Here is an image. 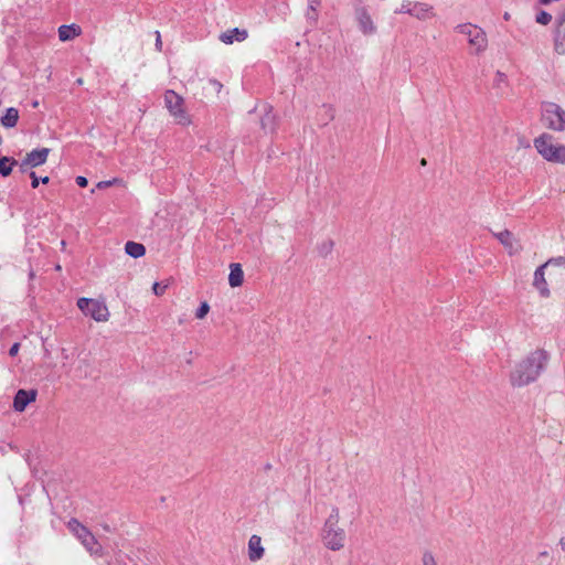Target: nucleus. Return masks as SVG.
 <instances>
[{
	"instance_id": "1a4fd4ad",
	"label": "nucleus",
	"mask_w": 565,
	"mask_h": 565,
	"mask_svg": "<svg viewBox=\"0 0 565 565\" xmlns=\"http://www.w3.org/2000/svg\"><path fill=\"white\" fill-rule=\"evenodd\" d=\"M50 148L33 149L32 151L28 152L25 157L21 160L19 164L20 170L22 172H25L29 169H34L45 164L50 156Z\"/></svg>"
},
{
	"instance_id": "c85d7f7f",
	"label": "nucleus",
	"mask_w": 565,
	"mask_h": 565,
	"mask_svg": "<svg viewBox=\"0 0 565 565\" xmlns=\"http://www.w3.org/2000/svg\"><path fill=\"white\" fill-rule=\"evenodd\" d=\"M167 289V286H161L158 281L152 284V291L157 296H162Z\"/></svg>"
},
{
	"instance_id": "0eeeda50",
	"label": "nucleus",
	"mask_w": 565,
	"mask_h": 565,
	"mask_svg": "<svg viewBox=\"0 0 565 565\" xmlns=\"http://www.w3.org/2000/svg\"><path fill=\"white\" fill-rule=\"evenodd\" d=\"M542 120L550 130L565 131V109L555 103L550 102L543 105Z\"/></svg>"
},
{
	"instance_id": "f8f14e48",
	"label": "nucleus",
	"mask_w": 565,
	"mask_h": 565,
	"mask_svg": "<svg viewBox=\"0 0 565 565\" xmlns=\"http://www.w3.org/2000/svg\"><path fill=\"white\" fill-rule=\"evenodd\" d=\"M265 555V546L259 535L253 534L247 543V556L250 562L260 561Z\"/></svg>"
},
{
	"instance_id": "393cba45",
	"label": "nucleus",
	"mask_w": 565,
	"mask_h": 565,
	"mask_svg": "<svg viewBox=\"0 0 565 565\" xmlns=\"http://www.w3.org/2000/svg\"><path fill=\"white\" fill-rule=\"evenodd\" d=\"M552 21V15L546 11H541L536 15V22L543 25L548 24Z\"/></svg>"
},
{
	"instance_id": "39448f33",
	"label": "nucleus",
	"mask_w": 565,
	"mask_h": 565,
	"mask_svg": "<svg viewBox=\"0 0 565 565\" xmlns=\"http://www.w3.org/2000/svg\"><path fill=\"white\" fill-rule=\"evenodd\" d=\"M455 31L466 39L473 54H480L487 50L488 36L481 26L465 22L456 25Z\"/></svg>"
},
{
	"instance_id": "2eb2a0df",
	"label": "nucleus",
	"mask_w": 565,
	"mask_h": 565,
	"mask_svg": "<svg viewBox=\"0 0 565 565\" xmlns=\"http://www.w3.org/2000/svg\"><path fill=\"white\" fill-rule=\"evenodd\" d=\"M248 32L245 29L233 28L220 34V41L224 44H233L234 42H243L247 39Z\"/></svg>"
},
{
	"instance_id": "b1692460",
	"label": "nucleus",
	"mask_w": 565,
	"mask_h": 565,
	"mask_svg": "<svg viewBox=\"0 0 565 565\" xmlns=\"http://www.w3.org/2000/svg\"><path fill=\"white\" fill-rule=\"evenodd\" d=\"M210 311V305L206 301L201 302L200 307L195 311V317L199 320L204 319Z\"/></svg>"
},
{
	"instance_id": "9d476101",
	"label": "nucleus",
	"mask_w": 565,
	"mask_h": 565,
	"mask_svg": "<svg viewBox=\"0 0 565 565\" xmlns=\"http://www.w3.org/2000/svg\"><path fill=\"white\" fill-rule=\"evenodd\" d=\"M553 263V260H547L543 265L536 268L533 277V286L537 290L541 297L547 298L551 296V290L548 288L547 280L545 278V269Z\"/></svg>"
},
{
	"instance_id": "72a5a7b5",
	"label": "nucleus",
	"mask_w": 565,
	"mask_h": 565,
	"mask_svg": "<svg viewBox=\"0 0 565 565\" xmlns=\"http://www.w3.org/2000/svg\"><path fill=\"white\" fill-rule=\"evenodd\" d=\"M541 556H548V553L547 552H542Z\"/></svg>"
},
{
	"instance_id": "7c9ffc66",
	"label": "nucleus",
	"mask_w": 565,
	"mask_h": 565,
	"mask_svg": "<svg viewBox=\"0 0 565 565\" xmlns=\"http://www.w3.org/2000/svg\"><path fill=\"white\" fill-rule=\"evenodd\" d=\"M76 183H77L81 188H84V186H86V185H87L88 181H87V179H86L85 177H83V175H78V177L76 178Z\"/></svg>"
},
{
	"instance_id": "dca6fc26",
	"label": "nucleus",
	"mask_w": 565,
	"mask_h": 565,
	"mask_svg": "<svg viewBox=\"0 0 565 565\" xmlns=\"http://www.w3.org/2000/svg\"><path fill=\"white\" fill-rule=\"evenodd\" d=\"M228 285L232 288H238L244 284V270L241 264L231 263L228 265Z\"/></svg>"
},
{
	"instance_id": "20e7f679",
	"label": "nucleus",
	"mask_w": 565,
	"mask_h": 565,
	"mask_svg": "<svg viewBox=\"0 0 565 565\" xmlns=\"http://www.w3.org/2000/svg\"><path fill=\"white\" fill-rule=\"evenodd\" d=\"M539 156L548 163L565 166V145L556 141L550 134H541L533 140Z\"/></svg>"
},
{
	"instance_id": "a211bd4d",
	"label": "nucleus",
	"mask_w": 565,
	"mask_h": 565,
	"mask_svg": "<svg viewBox=\"0 0 565 565\" xmlns=\"http://www.w3.org/2000/svg\"><path fill=\"white\" fill-rule=\"evenodd\" d=\"M358 20L364 33H373L375 31L374 22L365 10H360L358 12Z\"/></svg>"
},
{
	"instance_id": "6ab92c4d",
	"label": "nucleus",
	"mask_w": 565,
	"mask_h": 565,
	"mask_svg": "<svg viewBox=\"0 0 565 565\" xmlns=\"http://www.w3.org/2000/svg\"><path fill=\"white\" fill-rule=\"evenodd\" d=\"M19 120V111L14 107H9L6 114L1 118V125L4 128H13L17 126Z\"/></svg>"
},
{
	"instance_id": "9b49d317",
	"label": "nucleus",
	"mask_w": 565,
	"mask_h": 565,
	"mask_svg": "<svg viewBox=\"0 0 565 565\" xmlns=\"http://www.w3.org/2000/svg\"><path fill=\"white\" fill-rule=\"evenodd\" d=\"M494 236L504 246L509 255H515L521 250L519 241L510 231L502 230L495 233Z\"/></svg>"
},
{
	"instance_id": "2f4dec72",
	"label": "nucleus",
	"mask_w": 565,
	"mask_h": 565,
	"mask_svg": "<svg viewBox=\"0 0 565 565\" xmlns=\"http://www.w3.org/2000/svg\"><path fill=\"white\" fill-rule=\"evenodd\" d=\"M19 348H20V344H19V343H14V344L10 348V351H9L10 355H11V356L17 355V354H18V352H19Z\"/></svg>"
},
{
	"instance_id": "412c9836",
	"label": "nucleus",
	"mask_w": 565,
	"mask_h": 565,
	"mask_svg": "<svg viewBox=\"0 0 565 565\" xmlns=\"http://www.w3.org/2000/svg\"><path fill=\"white\" fill-rule=\"evenodd\" d=\"M17 164V161L10 157H1L0 158V174L2 177H8L13 169V166Z\"/></svg>"
},
{
	"instance_id": "5701e85b",
	"label": "nucleus",
	"mask_w": 565,
	"mask_h": 565,
	"mask_svg": "<svg viewBox=\"0 0 565 565\" xmlns=\"http://www.w3.org/2000/svg\"><path fill=\"white\" fill-rule=\"evenodd\" d=\"M493 84L497 88H505L508 87L509 81L505 73L501 71H497L493 78Z\"/></svg>"
},
{
	"instance_id": "ddd939ff",
	"label": "nucleus",
	"mask_w": 565,
	"mask_h": 565,
	"mask_svg": "<svg viewBox=\"0 0 565 565\" xmlns=\"http://www.w3.org/2000/svg\"><path fill=\"white\" fill-rule=\"evenodd\" d=\"M36 395L38 393L35 390H19L13 399L14 411L19 413L23 412L29 404L36 399Z\"/></svg>"
},
{
	"instance_id": "4468645a",
	"label": "nucleus",
	"mask_w": 565,
	"mask_h": 565,
	"mask_svg": "<svg viewBox=\"0 0 565 565\" xmlns=\"http://www.w3.org/2000/svg\"><path fill=\"white\" fill-rule=\"evenodd\" d=\"M554 47L558 54H565V12L557 19L554 33Z\"/></svg>"
},
{
	"instance_id": "f03ea898",
	"label": "nucleus",
	"mask_w": 565,
	"mask_h": 565,
	"mask_svg": "<svg viewBox=\"0 0 565 565\" xmlns=\"http://www.w3.org/2000/svg\"><path fill=\"white\" fill-rule=\"evenodd\" d=\"M320 542L329 552H341L348 543V535L338 507H332L323 520L319 533Z\"/></svg>"
},
{
	"instance_id": "7ed1b4c3",
	"label": "nucleus",
	"mask_w": 565,
	"mask_h": 565,
	"mask_svg": "<svg viewBox=\"0 0 565 565\" xmlns=\"http://www.w3.org/2000/svg\"><path fill=\"white\" fill-rule=\"evenodd\" d=\"M163 108L171 121L183 129L194 124L185 97L173 89H167L162 95Z\"/></svg>"
},
{
	"instance_id": "a878e982",
	"label": "nucleus",
	"mask_w": 565,
	"mask_h": 565,
	"mask_svg": "<svg viewBox=\"0 0 565 565\" xmlns=\"http://www.w3.org/2000/svg\"><path fill=\"white\" fill-rule=\"evenodd\" d=\"M30 177L32 179L31 185H32L33 189H36L39 186L40 182L43 183V184H47L50 182V178L49 177L45 175V177H43L41 179H38L35 172H33V171L30 173Z\"/></svg>"
},
{
	"instance_id": "f3484780",
	"label": "nucleus",
	"mask_w": 565,
	"mask_h": 565,
	"mask_svg": "<svg viewBox=\"0 0 565 565\" xmlns=\"http://www.w3.org/2000/svg\"><path fill=\"white\" fill-rule=\"evenodd\" d=\"M58 33V40L61 42H67L71 41L77 36L81 35L82 29L79 25L72 23V24H63L58 26L57 30Z\"/></svg>"
},
{
	"instance_id": "bb28decb",
	"label": "nucleus",
	"mask_w": 565,
	"mask_h": 565,
	"mask_svg": "<svg viewBox=\"0 0 565 565\" xmlns=\"http://www.w3.org/2000/svg\"><path fill=\"white\" fill-rule=\"evenodd\" d=\"M423 565H437L435 556L430 552L423 554Z\"/></svg>"
},
{
	"instance_id": "f257e3e1",
	"label": "nucleus",
	"mask_w": 565,
	"mask_h": 565,
	"mask_svg": "<svg viewBox=\"0 0 565 565\" xmlns=\"http://www.w3.org/2000/svg\"><path fill=\"white\" fill-rule=\"evenodd\" d=\"M550 354L544 349L531 351L516 361L510 371L509 381L513 387H524L535 382L547 366Z\"/></svg>"
},
{
	"instance_id": "473e14b6",
	"label": "nucleus",
	"mask_w": 565,
	"mask_h": 565,
	"mask_svg": "<svg viewBox=\"0 0 565 565\" xmlns=\"http://www.w3.org/2000/svg\"><path fill=\"white\" fill-rule=\"evenodd\" d=\"M557 544H558V546L561 547V550H562L563 552H565V536L559 537V540H558V543H557Z\"/></svg>"
},
{
	"instance_id": "6e6552de",
	"label": "nucleus",
	"mask_w": 565,
	"mask_h": 565,
	"mask_svg": "<svg viewBox=\"0 0 565 565\" xmlns=\"http://www.w3.org/2000/svg\"><path fill=\"white\" fill-rule=\"evenodd\" d=\"M68 527L78 537V540L92 555H103L102 545L98 543L95 535L87 527L81 524L77 520H71L68 522Z\"/></svg>"
},
{
	"instance_id": "4be33fe9",
	"label": "nucleus",
	"mask_w": 565,
	"mask_h": 565,
	"mask_svg": "<svg viewBox=\"0 0 565 565\" xmlns=\"http://www.w3.org/2000/svg\"><path fill=\"white\" fill-rule=\"evenodd\" d=\"M205 89L215 96H218L223 89V84L215 78H210L206 82Z\"/></svg>"
},
{
	"instance_id": "cd10ccee",
	"label": "nucleus",
	"mask_w": 565,
	"mask_h": 565,
	"mask_svg": "<svg viewBox=\"0 0 565 565\" xmlns=\"http://www.w3.org/2000/svg\"><path fill=\"white\" fill-rule=\"evenodd\" d=\"M118 183H119L118 179H111V180L99 181L96 184V186L98 189H103V188H107V186L115 185V184H118Z\"/></svg>"
},
{
	"instance_id": "423d86ee",
	"label": "nucleus",
	"mask_w": 565,
	"mask_h": 565,
	"mask_svg": "<svg viewBox=\"0 0 565 565\" xmlns=\"http://www.w3.org/2000/svg\"><path fill=\"white\" fill-rule=\"evenodd\" d=\"M76 305L85 317L96 322H107L110 318V311L104 298L81 297Z\"/></svg>"
},
{
	"instance_id": "f704fd0d",
	"label": "nucleus",
	"mask_w": 565,
	"mask_h": 565,
	"mask_svg": "<svg viewBox=\"0 0 565 565\" xmlns=\"http://www.w3.org/2000/svg\"><path fill=\"white\" fill-rule=\"evenodd\" d=\"M77 83L83 84V79L82 78L77 79Z\"/></svg>"
},
{
	"instance_id": "aec40b11",
	"label": "nucleus",
	"mask_w": 565,
	"mask_h": 565,
	"mask_svg": "<svg viewBox=\"0 0 565 565\" xmlns=\"http://www.w3.org/2000/svg\"><path fill=\"white\" fill-rule=\"evenodd\" d=\"M125 253L132 258H140L146 254V248L142 244L130 241L125 245Z\"/></svg>"
},
{
	"instance_id": "c756f323",
	"label": "nucleus",
	"mask_w": 565,
	"mask_h": 565,
	"mask_svg": "<svg viewBox=\"0 0 565 565\" xmlns=\"http://www.w3.org/2000/svg\"><path fill=\"white\" fill-rule=\"evenodd\" d=\"M156 49L158 52L162 51V40L159 31H156Z\"/></svg>"
}]
</instances>
